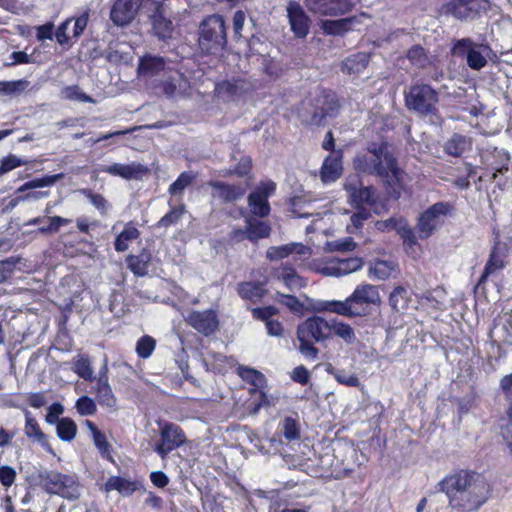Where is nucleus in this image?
I'll list each match as a JSON object with an SVG mask.
<instances>
[{"mask_svg":"<svg viewBox=\"0 0 512 512\" xmlns=\"http://www.w3.org/2000/svg\"><path fill=\"white\" fill-rule=\"evenodd\" d=\"M370 155L357 156L355 168L362 173L379 176L384 180L389 198L398 200L404 188V171L398 167L397 159L388 151V143H372L368 147Z\"/></svg>","mask_w":512,"mask_h":512,"instance_id":"f257e3e1","label":"nucleus"},{"mask_svg":"<svg viewBox=\"0 0 512 512\" xmlns=\"http://www.w3.org/2000/svg\"><path fill=\"white\" fill-rule=\"evenodd\" d=\"M492 485L481 473L461 469L450 475V508L475 512L491 497Z\"/></svg>","mask_w":512,"mask_h":512,"instance_id":"f03ea898","label":"nucleus"},{"mask_svg":"<svg viewBox=\"0 0 512 512\" xmlns=\"http://www.w3.org/2000/svg\"><path fill=\"white\" fill-rule=\"evenodd\" d=\"M331 338V324L323 317L313 315L301 322L297 327L299 351L309 359H316L319 350L314 343H322Z\"/></svg>","mask_w":512,"mask_h":512,"instance_id":"7ed1b4c3","label":"nucleus"},{"mask_svg":"<svg viewBox=\"0 0 512 512\" xmlns=\"http://www.w3.org/2000/svg\"><path fill=\"white\" fill-rule=\"evenodd\" d=\"M198 43L201 50L208 55L217 54L226 47L227 34L223 16L212 14L201 22Z\"/></svg>","mask_w":512,"mask_h":512,"instance_id":"20e7f679","label":"nucleus"},{"mask_svg":"<svg viewBox=\"0 0 512 512\" xmlns=\"http://www.w3.org/2000/svg\"><path fill=\"white\" fill-rule=\"evenodd\" d=\"M37 484L48 494L69 500L78 499L80 496V483L74 475L55 470L40 471L37 474Z\"/></svg>","mask_w":512,"mask_h":512,"instance_id":"39448f33","label":"nucleus"},{"mask_svg":"<svg viewBox=\"0 0 512 512\" xmlns=\"http://www.w3.org/2000/svg\"><path fill=\"white\" fill-rule=\"evenodd\" d=\"M313 109L311 123L322 126L326 118H335L340 111L341 102L336 92L331 89L321 88L310 101Z\"/></svg>","mask_w":512,"mask_h":512,"instance_id":"423d86ee","label":"nucleus"},{"mask_svg":"<svg viewBox=\"0 0 512 512\" xmlns=\"http://www.w3.org/2000/svg\"><path fill=\"white\" fill-rule=\"evenodd\" d=\"M158 427L160 439L154 450L162 459L188 443L185 431L180 425L164 420L158 422Z\"/></svg>","mask_w":512,"mask_h":512,"instance_id":"0eeeda50","label":"nucleus"},{"mask_svg":"<svg viewBox=\"0 0 512 512\" xmlns=\"http://www.w3.org/2000/svg\"><path fill=\"white\" fill-rule=\"evenodd\" d=\"M489 46L476 43L470 38L458 39L454 42L451 53L466 60L469 68L480 71L487 65Z\"/></svg>","mask_w":512,"mask_h":512,"instance_id":"6e6552de","label":"nucleus"},{"mask_svg":"<svg viewBox=\"0 0 512 512\" xmlns=\"http://www.w3.org/2000/svg\"><path fill=\"white\" fill-rule=\"evenodd\" d=\"M405 105L422 115H428L435 110L438 101L437 92L427 84L412 85L404 96Z\"/></svg>","mask_w":512,"mask_h":512,"instance_id":"1a4fd4ad","label":"nucleus"},{"mask_svg":"<svg viewBox=\"0 0 512 512\" xmlns=\"http://www.w3.org/2000/svg\"><path fill=\"white\" fill-rule=\"evenodd\" d=\"M89 16L90 11L86 9L79 16L69 17L60 23L55 31L57 43L65 49L71 48L74 44L71 39L77 41L82 36L87 28Z\"/></svg>","mask_w":512,"mask_h":512,"instance_id":"9d476101","label":"nucleus"},{"mask_svg":"<svg viewBox=\"0 0 512 512\" xmlns=\"http://www.w3.org/2000/svg\"><path fill=\"white\" fill-rule=\"evenodd\" d=\"M352 311L351 318L363 317L370 313V305L379 301L377 288L371 284L358 285L353 293L346 298Z\"/></svg>","mask_w":512,"mask_h":512,"instance_id":"9b49d317","label":"nucleus"},{"mask_svg":"<svg viewBox=\"0 0 512 512\" xmlns=\"http://www.w3.org/2000/svg\"><path fill=\"white\" fill-rule=\"evenodd\" d=\"M448 214V203L438 202L420 214L416 229L420 239H428L443 223Z\"/></svg>","mask_w":512,"mask_h":512,"instance_id":"f8f14e48","label":"nucleus"},{"mask_svg":"<svg viewBox=\"0 0 512 512\" xmlns=\"http://www.w3.org/2000/svg\"><path fill=\"white\" fill-rule=\"evenodd\" d=\"M376 228L381 232L396 231L403 240V246L407 254L412 255L420 249L414 230L408 225L404 218L391 217L378 221Z\"/></svg>","mask_w":512,"mask_h":512,"instance_id":"ddd939ff","label":"nucleus"},{"mask_svg":"<svg viewBox=\"0 0 512 512\" xmlns=\"http://www.w3.org/2000/svg\"><path fill=\"white\" fill-rule=\"evenodd\" d=\"M344 189L354 208L374 207L378 202L376 189L372 185L363 186L358 176L349 177L344 184Z\"/></svg>","mask_w":512,"mask_h":512,"instance_id":"4468645a","label":"nucleus"},{"mask_svg":"<svg viewBox=\"0 0 512 512\" xmlns=\"http://www.w3.org/2000/svg\"><path fill=\"white\" fill-rule=\"evenodd\" d=\"M275 191L276 183L274 181H261L255 190L247 197L251 213L260 218L269 216L271 212L269 198L275 193Z\"/></svg>","mask_w":512,"mask_h":512,"instance_id":"2eb2a0df","label":"nucleus"},{"mask_svg":"<svg viewBox=\"0 0 512 512\" xmlns=\"http://www.w3.org/2000/svg\"><path fill=\"white\" fill-rule=\"evenodd\" d=\"M238 376L251 387L248 392L250 396H258V403L255 405V410H259L262 406L268 405V396L265 392L267 380L263 373L260 371L246 366H239L237 368Z\"/></svg>","mask_w":512,"mask_h":512,"instance_id":"dca6fc26","label":"nucleus"},{"mask_svg":"<svg viewBox=\"0 0 512 512\" xmlns=\"http://www.w3.org/2000/svg\"><path fill=\"white\" fill-rule=\"evenodd\" d=\"M250 184L249 182L228 183L219 180L208 183L209 187L213 189L212 197L217 198L223 204H232L244 198Z\"/></svg>","mask_w":512,"mask_h":512,"instance_id":"f3484780","label":"nucleus"},{"mask_svg":"<svg viewBox=\"0 0 512 512\" xmlns=\"http://www.w3.org/2000/svg\"><path fill=\"white\" fill-rule=\"evenodd\" d=\"M185 322L204 336L213 335L219 328L218 316L212 309L192 310L185 316Z\"/></svg>","mask_w":512,"mask_h":512,"instance_id":"a211bd4d","label":"nucleus"},{"mask_svg":"<svg viewBox=\"0 0 512 512\" xmlns=\"http://www.w3.org/2000/svg\"><path fill=\"white\" fill-rule=\"evenodd\" d=\"M307 9L321 16H339L344 15L355 6L353 0H305Z\"/></svg>","mask_w":512,"mask_h":512,"instance_id":"6ab92c4d","label":"nucleus"},{"mask_svg":"<svg viewBox=\"0 0 512 512\" xmlns=\"http://www.w3.org/2000/svg\"><path fill=\"white\" fill-rule=\"evenodd\" d=\"M143 0H113L110 20L119 27L130 24L136 17Z\"/></svg>","mask_w":512,"mask_h":512,"instance_id":"aec40b11","label":"nucleus"},{"mask_svg":"<svg viewBox=\"0 0 512 512\" xmlns=\"http://www.w3.org/2000/svg\"><path fill=\"white\" fill-rule=\"evenodd\" d=\"M287 17L290 29L296 38L304 39L310 32L311 19L302 6L292 1L287 6Z\"/></svg>","mask_w":512,"mask_h":512,"instance_id":"412c9836","label":"nucleus"},{"mask_svg":"<svg viewBox=\"0 0 512 512\" xmlns=\"http://www.w3.org/2000/svg\"><path fill=\"white\" fill-rule=\"evenodd\" d=\"M144 488L142 481L138 479H128L118 475L110 476L106 482L100 487L104 493L112 491L118 492L122 497H130L135 492Z\"/></svg>","mask_w":512,"mask_h":512,"instance_id":"4be33fe9","label":"nucleus"},{"mask_svg":"<svg viewBox=\"0 0 512 512\" xmlns=\"http://www.w3.org/2000/svg\"><path fill=\"white\" fill-rule=\"evenodd\" d=\"M343 150L338 149L328 155L320 169V179L324 184L337 181L343 173Z\"/></svg>","mask_w":512,"mask_h":512,"instance_id":"5701e85b","label":"nucleus"},{"mask_svg":"<svg viewBox=\"0 0 512 512\" xmlns=\"http://www.w3.org/2000/svg\"><path fill=\"white\" fill-rule=\"evenodd\" d=\"M250 90L251 89L247 86L246 80L241 78L223 80L217 83L215 87L217 94L228 101H235L246 95Z\"/></svg>","mask_w":512,"mask_h":512,"instance_id":"b1692460","label":"nucleus"},{"mask_svg":"<svg viewBox=\"0 0 512 512\" xmlns=\"http://www.w3.org/2000/svg\"><path fill=\"white\" fill-rule=\"evenodd\" d=\"M362 16H364V14L336 20H324L322 21L321 28L326 35L342 36L353 30L356 25L361 24Z\"/></svg>","mask_w":512,"mask_h":512,"instance_id":"393cba45","label":"nucleus"},{"mask_svg":"<svg viewBox=\"0 0 512 512\" xmlns=\"http://www.w3.org/2000/svg\"><path fill=\"white\" fill-rule=\"evenodd\" d=\"M103 171L112 175L118 176L126 180L141 179L149 172V169L140 163L121 164L114 163L103 168Z\"/></svg>","mask_w":512,"mask_h":512,"instance_id":"a878e982","label":"nucleus"},{"mask_svg":"<svg viewBox=\"0 0 512 512\" xmlns=\"http://www.w3.org/2000/svg\"><path fill=\"white\" fill-rule=\"evenodd\" d=\"M487 2L484 0H455L452 14L460 20H472L486 10Z\"/></svg>","mask_w":512,"mask_h":512,"instance_id":"bb28decb","label":"nucleus"},{"mask_svg":"<svg viewBox=\"0 0 512 512\" xmlns=\"http://www.w3.org/2000/svg\"><path fill=\"white\" fill-rule=\"evenodd\" d=\"M507 258L506 244L497 242L493 246L489 259L485 265L484 272L481 276L480 282L484 281L488 276L496 274L505 267Z\"/></svg>","mask_w":512,"mask_h":512,"instance_id":"cd10ccee","label":"nucleus"},{"mask_svg":"<svg viewBox=\"0 0 512 512\" xmlns=\"http://www.w3.org/2000/svg\"><path fill=\"white\" fill-rule=\"evenodd\" d=\"M166 61L162 56L145 54L139 58L137 73L142 77H154L165 70Z\"/></svg>","mask_w":512,"mask_h":512,"instance_id":"c85d7f7f","label":"nucleus"},{"mask_svg":"<svg viewBox=\"0 0 512 512\" xmlns=\"http://www.w3.org/2000/svg\"><path fill=\"white\" fill-rule=\"evenodd\" d=\"M152 260L151 252L143 248L137 255L130 254L126 257L128 269L138 277H144L148 273V267Z\"/></svg>","mask_w":512,"mask_h":512,"instance_id":"c756f323","label":"nucleus"},{"mask_svg":"<svg viewBox=\"0 0 512 512\" xmlns=\"http://www.w3.org/2000/svg\"><path fill=\"white\" fill-rule=\"evenodd\" d=\"M237 293L241 299L257 303L264 298L267 290L262 282L244 281L238 283Z\"/></svg>","mask_w":512,"mask_h":512,"instance_id":"7c9ffc66","label":"nucleus"},{"mask_svg":"<svg viewBox=\"0 0 512 512\" xmlns=\"http://www.w3.org/2000/svg\"><path fill=\"white\" fill-rule=\"evenodd\" d=\"M363 265V262L358 257H351L347 259L338 260L330 266L323 269L326 275L340 276L349 274L351 272L359 270Z\"/></svg>","mask_w":512,"mask_h":512,"instance_id":"2f4dec72","label":"nucleus"},{"mask_svg":"<svg viewBox=\"0 0 512 512\" xmlns=\"http://www.w3.org/2000/svg\"><path fill=\"white\" fill-rule=\"evenodd\" d=\"M370 62V54L367 52H357L348 56L343 62L341 70L346 74H360Z\"/></svg>","mask_w":512,"mask_h":512,"instance_id":"473e14b6","label":"nucleus"},{"mask_svg":"<svg viewBox=\"0 0 512 512\" xmlns=\"http://www.w3.org/2000/svg\"><path fill=\"white\" fill-rule=\"evenodd\" d=\"M151 23L155 34L159 38L165 39L171 36L173 23L164 16L161 6H157L154 13L151 15Z\"/></svg>","mask_w":512,"mask_h":512,"instance_id":"72a5a7b5","label":"nucleus"},{"mask_svg":"<svg viewBox=\"0 0 512 512\" xmlns=\"http://www.w3.org/2000/svg\"><path fill=\"white\" fill-rule=\"evenodd\" d=\"M246 232L248 233V240L252 243L258 242L270 236L271 227L267 222L260 221L254 218L246 219Z\"/></svg>","mask_w":512,"mask_h":512,"instance_id":"f704fd0d","label":"nucleus"},{"mask_svg":"<svg viewBox=\"0 0 512 512\" xmlns=\"http://www.w3.org/2000/svg\"><path fill=\"white\" fill-rule=\"evenodd\" d=\"M278 430L288 442L297 441L301 437V426L297 418L285 416L278 425Z\"/></svg>","mask_w":512,"mask_h":512,"instance_id":"c9c22d12","label":"nucleus"},{"mask_svg":"<svg viewBox=\"0 0 512 512\" xmlns=\"http://www.w3.org/2000/svg\"><path fill=\"white\" fill-rule=\"evenodd\" d=\"M24 433L27 438L36 441L40 444H44L47 442V436L42 431L38 421L32 416V414L26 410L25 411V426Z\"/></svg>","mask_w":512,"mask_h":512,"instance_id":"e433bc0d","label":"nucleus"},{"mask_svg":"<svg viewBox=\"0 0 512 512\" xmlns=\"http://www.w3.org/2000/svg\"><path fill=\"white\" fill-rule=\"evenodd\" d=\"M140 236V231L130 222L117 235L114 248L117 252H124L129 247V242L136 240Z\"/></svg>","mask_w":512,"mask_h":512,"instance_id":"4c0bfd02","label":"nucleus"},{"mask_svg":"<svg viewBox=\"0 0 512 512\" xmlns=\"http://www.w3.org/2000/svg\"><path fill=\"white\" fill-rule=\"evenodd\" d=\"M252 169V158L250 156H242L232 168L226 171L224 176H237L239 178H245V182L250 183L253 178Z\"/></svg>","mask_w":512,"mask_h":512,"instance_id":"58836bf2","label":"nucleus"},{"mask_svg":"<svg viewBox=\"0 0 512 512\" xmlns=\"http://www.w3.org/2000/svg\"><path fill=\"white\" fill-rule=\"evenodd\" d=\"M72 370L80 378L87 382L95 381L91 362L87 355L79 354L76 357H74L72 360Z\"/></svg>","mask_w":512,"mask_h":512,"instance_id":"ea45409f","label":"nucleus"},{"mask_svg":"<svg viewBox=\"0 0 512 512\" xmlns=\"http://www.w3.org/2000/svg\"><path fill=\"white\" fill-rule=\"evenodd\" d=\"M168 205L170 210L156 223L155 226L157 228H168L171 225L176 224L186 212V206L182 202L176 206H173L172 199H170L168 201Z\"/></svg>","mask_w":512,"mask_h":512,"instance_id":"a19ab883","label":"nucleus"},{"mask_svg":"<svg viewBox=\"0 0 512 512\" xmlns=\"http://www.w3.org/2000/svg\"><path fill=\"white\" fill-rule=\"evenodd\" d=\"M195 178L196 176L192 172L184 171L180 173L177 179L170 184L168 193L172 197L178 196L181 203L184 190L194 182Z\"/></svg>","mask_w":512,"mask_h":512,"instance_id":"79ce46f5","label":"nucleus"},{"mask_svg":"<svg viewBox=\"0 0 512 512\" xmlns=\"http://www.w3.org/2000/svg\"><path fill=\"white\" fill-rule=\"evenodd\" d=\"M278 278L290 290L294 288H302L305 286L304 279L297 274L295 268L291 265H283L280 268Z\"/></svg>","mask_w":512,"mask_h":512,"instance_id":"37998d69","label":"nucleus"},{"mask_svg":"<svg viewBox=\"0 0 512 512\" xmlns=\"http://www.w3.org/2000/svg\"><path fill=\"white\" fill-rule=\"evenodd\" d=\"M78 427L75 421L69 417L61 418L56 424V434L60 440L71 442L77 435Z\"/></svg>","mask_w":512,"mask_h":512,"instance_id":"c03bdc74","label":"nucleus"},{"mask_svg":"<svg viewBox=\"0 0 512 512\" xmlns=\"http://www.w3.org/2000/svg\"><path fill=\"white\" fill-rule=\"evenodd\" d=\"M95 392L97 401L100 405L109 408H112L116 405L117 399L113 394L109 381H96Z\"/></svg>","mask_w":512,"mask_h":512,"instance_id":"a18cd8bd","label":"nucleus"},{"mask_svg":"<svg viewBox=\"0 0 512 512\" xmlns=\"http://www.w3.org/2000/svg\"><path fill=\"white\" fill-rule=\"evenodd\" d=\"M319 311L335 313L341 316L351 318V309L348 306L347 299L344 301L339 300H327L319 302Z\"/></svg>","mask_w":512,"mask_h":512,"instance_id":"49530a36","label":"nucleus"},{"mask_svg":"<svg viewBox=\"0 0 512 512\" xmlns=\"http://www.w3.org/2000/svg\"><path fill=\"white\" fill-rule=\"evenodd\" d=\"M79 192L90 201L101 215L107 214L110 204L102 194L96 193L89 188H82Z\"/></svg>","mask_w":512,"mask_h":512,"instance_id":"de8ad7c7","label":"nucleus"},{"mask_svg":"<svg viewBox=\"0 0 512 512\" xmlns=\"http://www.w3.org/2000/svg\"><path fill=\"white\" fill-rule=\"evenodd\" d=\"M71 219L64 218L61 216L47 217L44 225L38 228V233L43 235H51L59 232L62 226L68 225Z\"/></svg>","mask_w":512,"mask_h":512,"instance_id":"09e8293b","label":"nucleus"},{"mask_svg":"<svg viewBox=\"0 0 512 512\" xmlns=\"http://www.w3.org/2000/svg\"><path fill=\"white\" fill-rule=\"evenodd\" d=\"M408 289L403 286H397L389 295V305L394 312L404 309L407 306Z\"/></svg>","mask_w":512,"mask_h":512,"instance_id":"8fccbe9b","label":"nucleus"},{"mask_svg":"<svg viewBox=\"0 0 512 512\" xmlns=\"http://www.w3.org/2000/svg\"><path fill=\"white\" fill-rule=\"evenodd\" d=\"M63 177V174H54V175H46L41 178H34L27 182H25L18 190L20 192L30 190V189H36V188H42V187H48L55 184L58 180H60Z\"/></svg>","mask_w":512,"mask_h":512,"instance_id":"3c124183","label":"nucleus"},{"mask_svg":"<svg viewBox=\"0 0 512 512\" xmlns=\"http://www.w3.org/2000/svg\"><path fill=\"white\" fill-rule=\"evenodd\" d=\"M20 261V256H11L4 260H0V284L11 279Z\"/></svg>","mask_w":512,"mask_h":512,"instance_id":"603ef678","label":"nucleus"},{"mask_svg":"<svg viewBox=\"0 0 512 512\" xmlns=\"http://www.w3.org/2000/svg\"><path fill=\"white\" fill-rule=\"evenodd\" d=\"M156 348V341L150 335L141 336L136 342V353L142 359L149 358Z\"/></svg>","mask_w":512,"mask_h":512,"instance_id":"864d4df0","label":"nucleus"},{"mask_svg":"<svg viewBox=\"0 0 512 512\" xmlns=\"http://www.w3.org/2000/svg\"><path fill=\"white\" fill-rule=\"evenodd\" d=\"M330 324L331 336L335 334L347 343H352L355 340L354 330L349 324L336 320H333Z\"/></svg>","mask_w":512,"mask_h":512,"instance_id":"5fc2aeb1","label":"nucleus"},{"mask_svg":"<svg viewBox=\"0 0 512 512\" xmlns=\"http://www.w3.org/2000/svg\"><path fill=\"white\" fill-rule=\"evenodd\" d=\"M93 442L103 459L111 463H115V460L112 455V445L107 440V437L103 432L98 433L96 436H94Z\"/></svg>","mask_w":512,"mask_h":512,"instance_id":"6e6d98bb","label":"nucleus"},{"mask_svg":"<svg viewBox=\"0 0 512 512\" xmlns=\"http://www.w3.org/2000/svg\"><path fill=\"white\" fill-rule=\"evenodd\" d=\"M277 300L294 314H302L304 311V304L295 295L278 292Z\"/></svg>","mask_w":512,"mask_h":512,"instance_id":"4d7b16f0","label":"nucleus"},{"mask_svg":"<svg viewBox=\"0 0 512 512\" xmlns=\"http://www.w3.org/2000/svg\"><path fill=\"white\" fill-rule=\"evenodd\" d=\"M75 409L80 416H92L97 412V405L89 396H81L76 400Z\"/></svg>","mask_w":512,"mask_h":512,"instance_id":"13d9d810","label":"nucleus"},{"mask_svg":"<svg viewBox=\"0 0 512 512\" xmlns=\"http://www.w3.org/2000/svg\"><path fill=\"white\" fill-rule=\"evenodd\" d=\"M29 85L25 79L13 81H0V93L12 95L24 91Z\"/></svg>","mask_w":512,"mask_h":512,"instance_id":"bf43d9fd","label":"nucleus"},{"mask_svg":"<svg viewBox=\"0 0 512 512\" xmlns=\"http://www.w3.org/2000/svg\"><path fill=\"white\" fill-rule=\"evenodd\" d=\"M406 56L411 64L418 67H424L428 61L425 49L420 45H413L409 48Z\"/></svg>","mask_w":512,"mask_h":512,"instance_id":"052dcab7","label":"nucleus"},{"mask_svg":"<svg viewBox=\"0 0 512 512\" xmlns=\"http://www.w3.org/2000/svg\"><path fill=\"white\" fill-rule=\"evenodd\" d=\"M296 244L291 243L287 245H281L277 247H271L268 252L267 256L271 260H280L288 257L290 254L295 252Z\"/></svg>","mask_w":512,"mask_h":512,"instance_id":"680f3d73","label":"nucleus"},{"mask_svg":"<svg viewBox=\"0 0 512 512\" xmlns=\"http://www.w3.org/2000/svg\"><path fill=\"white\" fill-rule=\"evenodd\" d=\"M17 479V471L10 465H0V484L5 488H10Z\"/></svg>","mask_w":512,"mask_h":512,"instance_id":"e2e57ef3","label":"nucleus"},{"mask_svg":"<svg viewBox=\"0 0 512 512\" xmlns=\"http://www.w3.org/2000/svg\"><path fill=\"white\" fill-rule=\"evenodd\" d=\"M288 203L291 212L296 215V217L309 218L311 216V213L304 211L307 202L302 196H293L289 199Z\"/></svg>","mask_w":512,"mask_h":512,"instance_id":"0e129e2a","label":"nucleus"},{"mask_svg":"<svg viewBox=\"0 0 512 512\" xmlns=\"http://www.w3.org/2000/svg\"><path fill=\"white\" fill-rule=\"evenodd\" d=\"M65 97L70 100H78L84 103H93L91 96L81 91L78 85H71L64 88Z\"/></svg>","mask_w":512,"mask_h":512,"instance_id":"69168bd1","label":"nucleus"},{"mask_svg":"<svg viewBox=\"0 0 512 512\" xmlns=\"http://www.w3.org/2000/svg\"><path fill=\"white\" fill-rule=\"evenodd\" d=\"M251 312L253 318L267 323L268 321L272 320V316H275L279 313V310L275 306L269 305L253 308Z\"/></svg>","mask_w":512,"mask_h":512,"instance_id":"338daca9","label":"nucleus"},{"mask_svg":"<svg viewBox=\"0 0 512 512\" xmlns=\"http://www.w3.org/2000/svg\"><path fill=\"white\" fill-rule=\"evenodd\" d=\"M24 164L25 162L15 155L10 154L8 156H5L4 158H2L0 162V175L6 174L9 171L18 168Z\"/></svg>","mask_w":512,"mask_h":512,"instance_id":"774afa93","label":"nucleus"}]
</instances>
